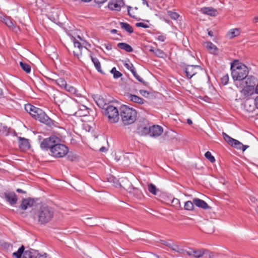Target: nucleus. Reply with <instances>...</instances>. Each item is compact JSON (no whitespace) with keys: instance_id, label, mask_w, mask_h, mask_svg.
<instances>
[{"instance_id":"obj_44","label":"nucleus","mask_w":258,"mask_h":258,"mask_svg":"<svg viewBox=\"0 0 258 258\" xmlns=\"http://www.w3.org/2000/svg\"><path fill=\"white\" fill-rule=\"evenodd\" d=\"M154 54L157 56H158L159 57H161V58L164 57V56L165 55V54L164 53L163 51H162V50H161L160 49H158V48H156L155 49V53Z\"/></svg>"},{"instance_id":"obj_50","label":"nucleus","mask_w":258,"mask_h":258,"mask_svg":"<svg viewBox=\"0 0 258 258\" xmlns=\"http://www.w3.org/2000/svg\"><path fill=\"white\" fill-rule=\"evenodd\" d=\"M136 25L137 27H142L144 28H148L149 27V25H148L147 24H145L144 23H142V22L137 23H136Z\"/></svg>"},{"instance_id":"obj_43","label":"nucleus","mask_w":258,"mask_h":258,"mask_svg":"<svg viewBox=\"0 0 258 258\" xmlns=\"http://www.w3.org/2000/svg\"><path fill=\"white\" fill-rule=\"evenodd\" d=\"M205 157L208 159L211 162L214 163L215 161V159L213 156L212 155L211 152L207 151L205 154Z\"/></svg>"},{"instance_id":"obj_58","label":"nucleus","mask_w":258,"mask_h":258,"mask_svg":"<svg viewBox=\"0 0 258 258\" xmlns=\"http://www.w3.org/2000/svg\"><path fill=\"white\" fill-rule=\"evenodd\" d=\"M16 191L19 193H23V194H26V192L21 189L18 188L17 189Z\"/></svg>"},{"instance_id":"obj_24","label":"nucleus","mask_w":258,"mask_h":258,"mask_svg":"<svg viewBox=\"0 0 258 258\" xmlns=\"http://www.w3.org/2000/svg\"><path fill=\"white\" fill-rule=\"evenodd\" d=\"M127 97L130 100L134 102L140 104L144 103L145 100L142 98L138 96L133 95L132 94H128Z\"/></svg>"},{"instance_id":"obj_36","label":"nucleus","mask_w":258,"mask_h":258,"mask_svg":"<svg viewBox=\"0 0 258 258\" xmlns=\"http://www.w3.org/2000/svg\"><path fill=\"white\" fill-rule=\"evenodd\" d=\"M123 66L128 70H130L132 73L136 71L135 68L134 67L133 64L130 62L129 60H125L123 61Z\"/></svg>"},{"instance_id":"obj_20","label":"nucleus","mask_w":258,"mask_h":258,"mask_svg":"<svg viewBox=\"0 0 258 258\" xmlns=\"http://www.w3.org/2000/svg\"><path fill=\"white\" fill-rule=\"evenodd\" d=\"M95 101L99 107L105 109L108 105V101L104 97L101 96H97L95 98Z\"/></svg>"},{"instance_id":"obj_19","label":"nucleus","mask_w":258,"mask_h":258,"mask_svg":"<svg viewBox=\"0 0 258 258\" xmlns=\"http://www.w3.org/2000/svg\"><path fill=\"white\" fill-rule=\"evenodd\" d=\"M19 146L22 150H26L30 148L28 140L24 138L19 137Z\"/></svg>"},{"instance_id":"obj_39","label":"nucleus","mask_w":258,"mask_h":258,"mask_svg":"<svg viewBox=\"0 0 258 258\" xmlns=\"http://www.w3.org/2000/svg\"><path fill=\"white\" fill-rule=\"evenodd\" d=\"M72 40L74 43V48H78V49H80L81 50L83 49V47L81 43L75 37H73L72 38Z\"/></svg>"},{"instance_id":"obj_62","label":"nucleus","mask_w":258,"mask_h":258,"mask_svg":"<svg viewBox=\"0 0 258 258\" xmlns=\"http://www.w3.org/2000/svg\"><path fill=\"white\" fill-rule=\"evenodd\" d=\"M143 5H146L149 7L148 3L146 0H142Z\"/></svg>"},{"instance_id":"obj_9","label":"nucleus","mask_w":258,"mask_h":258,"mask_svg":"<svg viewBox=\"0 0 258 258\" xmlns=\"http://www.w3.org/2000/svg\"><path fill=\"white\" fill-rule=\"evenodd\" d=\"M0 196L11 206H14L17 203L18 198L14 191L7 190L4 193L0 195Z\"/></svg>"},{"instance_id":"obj_32","label":"nucleus","mask_w":258,"mask_h":258,"mask_svg":"<svg viewBox=\"0 0 258 258\" xmlns=\"http://www.w3.org/2000/svg\"><path fill=\"white\" fill-rule=\"evenodd\" d=\"M91 60L92 61V62H93L96 69H97V70L102 73V70H101V64H100V61H99V60L97 58H95V57H93V56H91Z\"/></svg>"},{"instance_id":"obj_3","label":"nucleus","mask_w":258,"mask_h":258,"mask_svg":"<svg viewBox=\"0 0 258 258\" xmlns=\"http://www.w3.org/2000/svg\"><path fill=\"white\" fill-rule=\"evenodd\" d=\"M54 215L53 209L48 206L41 207L36 212L34 216L40 224H45L49 222Z\"/></svg>"},{"instance_id":"obj_22","label":"nucleus","mask_w":258,"mask_h":258,"mask_svg":"<svg viewBox=\"0 0 258 258\" xmlns=\"http://www.w3.org/2000/svg\"><path fill=\"white\" fill-rule=\"evenodd\" d=\"M254 91H255V88L253 86H250L245 85L240 92L245 96H247L252 94Z\"/></svg>"},{"instance_id":"obj_15","label":"nucleus","mask_w":258,"mask_h":258,"mask_svg":"<svg viewBox=\"0 0 258 258\" xmlns=\"http://www.w3.org/2000/svg\"><path fill=\"white\" fill-rule=\"evenodd\" d=\"M34 200L31 198L24 199L22 200L20 208L22 210H26L29 207H32L34 204Z\"/></svg>"},{"instance_id":"obj_37","label":"nucleus","mask_w":258,"mask_h":258,"mask_svg":"<svg viewBox=\"0 0 258 258\" xmlns=\"http://www.w3.org/2000/svg\"><path fill=\"white\" fill-rule=\"evenodd\" d=\"M194 200L192 201H187L184 203V209L187 211H191L194 209Z\"/></svg>"},{"instance_id":"obj_18","label":"nucleus","mask_w":258,"mask_h":258,"mask_svg":"<svg viewBox=\"0 0 258 258\" xmlns=\"http://www.w3.org/2000/svg\"><path fill=\"white\" fill-rule=\"evenodd\" d=\"M194 203L195 205L199 208L207 210L211 208L204 201L199 198L194 199Z\"/></svg>"},{"instance_id":"obj_41","label":"nucleus","mask_w":258,"mask_h":258,"mask_svg":"<svg viewBox=\"0 0 258 258\" xmlns=\"http://www.w3.org/2000/svg\"><path fill=\"white\" fill-rule=\"evenodd\" d=\"M132 74L134 75V76L136 78V79L138 80L141 83H142L143 85H144L145 86L148 85V83L144 81V80L138 75L136 71L133 72Z\"/></svg>"},{"instance_id":"obj_21","label":"nucleus","mask_w":258,"mask_h":258,"mask_svg":"<svg viewBox=\"0 0 258 258\" xmlns=\"http://www.w3.org/2000/svg\"><path fill=\"white\" fill-rule=\"evenodd\" d=\"M201 12L203 14H207L211 16H215L217 15V10L211 7H205L201 9Z\"/></svg>"},{"instance_id":"obj_6","label":"nucleus","mask_w":258,"mask_h":258,"mask_svg":"<svg viewBox=\"0 0 258 258\" xmlns=\"http://www.w3.org/2000/svg\"><path fill=\"white\" fill-rule=\"evenodd\" d=\"M104 113L110 122L116 123L118 121L119 112L116 107L111 105H108L105 109Z\"/></svg>"},{"instance_id":"obj_52","label":"nucleus","mask_w":258,"mask_h":258,"mask_svg":"<svg viewBox=\"0 0 258 258\" xmlns=\"http://www.w3.org/2000/svg\"><path fill=\"white\" fill-rule=\"evenodd\" d=\"M162 243L165 245H166L167 246L170 247L171 248L172 246L173 245V243H172L171 241H162Z\"/></svg>"},{"instance_id":"obj_40","label":"nucleus","mask_w":258,"mask_h":258,"mask_svg":"<svg viewBox=\"0 0 258 258\" xmlns=\"http://www.w3.org/2000/svg\"><path fill=\"white\" fill-rule=\"evenodd\" d=\"M110 73L113 75V78L114 79H117L122 76V74L117 71L115 67L111 69Z\"/></svg>"},{"instance_id":"obj_61","label":"nucleus","mask_w":258,"mask_h":258,"mask_svg":"<svg viewBox=\"0 0 258 258\" xmlns=\"http://www.w3.org/2000/svg\"><path fill=\"white\" fill-rule=\"evenodd\" d=\"M255 93L258 94V81L257 83H256V87L255 88Z\"/></svg>"},{"instance_id":"obj_5","label":"nucleus","mask_w":258,"mask_h":258,"mask_svg":"<svg viewBox=\"0 0 258 258\" xmlns=\"http://www.w3.org/2000/svg\"><path fill=\"white\" fill-rule=\"evenodd\" d=\"M69 152L68 148L64 145L57 143L51 149V155L56 158L64 156Z\"/></svg>"},{"instance_id":"obj_51","label":"nucleus","mask_w":258,"mask_h":258,"mask_svg":"<svg viewBox=\"0 0 258 258\" xmlns=\"http://www.w3.org/2000/svg\"><path fill=\"white\" fill-rule=\"evenodd\" d=\"M156 39H157L158 40H159L161 42H164L166 39V37L165 35H160L157 36L156 37Z\"/></svg>"},{"instance_id":"obj_12","label":"nucleus","mask_w":258,"mask_h":258,"mask_svg":"<svg viewBox=\"0 0 258 258\" xmlns=\"http://www.w3.org/2000/svg\"><path fill=\"white\" fill-rule=\"evenodd\" d=\"M123 5L122 0H108V7L111 10L119 11Z\"/></svg>"},{"instance_id":"obj_27","label":"nucleus","mask_w":258,"mask_h":258,"mask_svg":"<svg viewBox=\"0 0 258 258\" xmlns=\"http://www.w3.org/2000/svg\"><path fill=\"white\" fill-rule=\"evenodd\" d=\"M206 44V47L208 51L211 53L215 54L217 52L218 48L217 46L213 44L211 42H207L205 43Z\"/></svg>"},{"instance_id":"obj_35","label":"nucleus","mask_w":258,"mask_h":258,"mask_svg":"<svg viewBox=\"0 0 258 258\" xmlns=\"http://www.w3.org/2000/svg\"><path fill=\"white\" fill-rule=\"evenodd\" d=\"M56 83L60 86L61 88H66L68 87V85L66 80L61 78H58L55 80Z\"/></svg>"},{"instance_id":"obj_2","label":"nucleus","mask_w":258,"mask_h":258,"mask_svg":"<svg viewBox=\"0 0 258 258\" xmlns=\"http://www.w3.org/2000/svg\"><path fill=\"white\" fill-rule=\"evenodd\" d=\"M25 110L29 112L35 119L48 125L53 124V121L41 109L37 108L30 104L25 105Z\"/></svg>"},{"instance_id":"obj_23","label":"nucleus","mask_w":258,"mask_h":258,"mask_svg":"<svg viewBox=\"0 0 258 258\" xmlns=\"http://www.w3.org/2000/svg\"><path fill=\"white\" fill-rule=\"evenodd\" d=\"M244 80V83L245 85L246 86H253V87H254L256 85V83H257V79L255 77L251 76H247V77Z\"/></svg>"},{"instance_id":"obj_26","label":"nucleus","mask_w":258,"mask_h":258,"mask_svg":"<svg viewBox=\"0 0 258 258\" xmlns=\"http://www.w3.org/2000/svg\"><path fill=\"white\" fill-rule=\"evenodd\" d=\"M13 130L11 128L8 127L7 126L0 125V135L2 136H8L11 133Z\"/></svg>"},{"instance_id":"obj_31","label":"nucleus","mask_w":258,"mask_h":258,"mask_svg":"<svg viewBox=\"0 0 258 258\" xmlns=\"http://www.w3.org/2000/svg\"><path fill=\"white\" fill-rule=\"evenodd\" d=\"M64 96V95L58 92L54 95V100L56 104L62 103L63 101V97Z\"/></svg>"},{"instance_id":"obj_10","label":"nucleus","mask_w":258,"mask_h":258,"mask_svg":"<svg viewBox=\"0 0 258 258\" xmlns=\"http://www.w3.org/2000/svg\"><path fill=\"white\" fill-rule=\"evenodd\" d=\"M197 70H202V69L201 67L198 65H187L185 68V72L187 77L190 79L197 73L196 71Z\"/></svg>"},{"instance_id":"obj_13","label":"nucleus","mask_w":258,"mask_h":258,"mask_svg":"<svg viewBox=\"0 0 258 258\" xmlns=\"http://www.w3.org/2000/svg\"><path fill=\"white\" fill-rule=\"evenodd\" d=\"M3 22L11 30L17 33L19 30V28L16 26V22L13 21L12 19L9 17H6L3 19Z\"/></svg>"},{"instance_id":"obj_56","label":"nucleus","mask_w":258,"mask_h":258,"mask_svg":"<svg viewBox=\"0 0 258 258\" xmlns=\"http://www.w3.org/2000/svg\"><path fill=\"white\" fill-rule=\"evenodd\" d=\"M104 46L107 50L112 49V45L110 44H104Z\"/></svg>"},{"instance_id":"obj_49","label":"nucleus","mask_w":258,"mask_h":258,"mask_svg":"<svg viewBox=\"0 0 258 258\" xmlns=\"http://www.w3.org/2000/svg\"><path fill=\"white\" fill-rule=\"evenodd\" d=\"M169 13H170L169 15H170L171 18L173 20L177 19L179 16V15L177 13L172 12H170Z\"/></svg>"},{"instance_id":"obj_53","label":"nucleus","mask_w":258,"mask_h":258,"mask_svg":"<svg viewBox=\"0 0 258 258\" xmlns=\"http://www.w3.org/2000/svg\"><path fill=\"white\" fill-rule=\"evenodd\" d=\"M140 93L142 95L145 97H147L148 95L149 94V93L148 91L144 90H140Z\"/></svg>"},{"instance_id":"obj_47","label":"nucleus","mask_w":258,"mask_h":258,"mask_svg":"<svg viewBox=\"0 0 258 258\" xmlns=\"http://www.w3.org/2000/svg\"><path fill=\"white\" fill-rule=\"evenodd\" d=\"M172 204L175 208H178L180 207V202L177 199H173L172 201Z\"/></svg>"},{"instance_id":"obj_64","label":"nucleus","mask_w":258,"mask_h":258,"mask_svg":"<svg viewBox=\"0 0 258 258\" xmlns=\"http://www.w3.org/2000/svg\"><path fill=\"white\" fill-rule=\"evenodd\" d=\"M256 105H257V108L258 109V96L255 98Z\"/></svg>"},{"instance_id":"obj_30","label":"nucleus","mask_w":258,"mask_h":258,"mask_svg":"<svg viewBox=\"0 0 258 258\" xmlns=\"http://www.w3.org/2000/svg\"><path fill=\"white\" fill-rule=\"evenodd\" d=\"M120 27L129 33H132L134 31L133 27L127 23L124 22L120 23Z\"/></svg>"},{"instance_id":"obj_1","label":"nucleus","mask_w":258,"mask_h":258,"mask_svg":"<svg viewBox=\"0 0 258 258\" xmlns=\"http://www.w3.org/2000/svg\"><path fill=\"white\" fill-rule=\"evenodd\" d=\"M231 76L234 81L243 80L248 76V69L244 64L240 63L238 60H235L231 64Z\"/></svg>"},{"instance_id":"obj_45","label":"nucleus","mask_w":258,"mask_h":258,"mask_svg":"<svg viewBox=\"0 0 258 258\" xmlns=\"http://www.w3.org/2000/svg\"><path fill=\"white\" fill-rule=\"evenodd\" d=\"M228 81H229V76H228V74L224 75L221 78V82L224 85L227 84Z\"/></svg>"},{"instance_id":"obj_34","label":"nucleus","mask_w":258,"mask_h":258,"mask_svg":"<svg viewBox=\"0 0 258 258\" xmlns=\"http://www.w3.org/2000/svg\"><path fill=\"white\" fill-rule=\"evenodd\" d=\"M240 34L239 30L238 29H232L229 31L227 33V36L232 39L235 36L239 35Z\"/></svg>"},{"instance_id":"obj_4","label":"nucleus","mask_w":258,"mask_h":258,"mask_svg":"<svg viewBox=\"0 0 258 258\" xmlns=\"http://www.w3.org/2000/svg\"><path fill=\"white\" fill-rule=\"evenodd\" d=\"M121 121L124 125L133 123L136 120L137 111L125 105H121L119 109Z\"/></svg>"},{"instance_id":"obj_63","label":"nucleus","mask_w":258,"mask_h":258,"mask_svg":"<svg viewBox=\"0 0 258 258\" xmlns=\"http://www.w3.org/2000/svg\"><path fill=\"white\" fill-rule=\"evenodd\" d=\"M208 35L211 37L214 36L213 32L212 31H209L208 32Z\"/></svg>"},{"instance_id":"obj_38","label":"nucleus","mask_w":258,"mask_h":258,"mask_svg":"<svg viewBox=\"0 0 258 258\" xmlns=\"http://www.w3.org/2000/svg\"><path fill=\"white\" fill-rule=\"evenodd\" d=\"M20 65L21 68L27 73H29L31 72V67L29 64L21 61L20 62Z\"/></svg>"},{"instance_id":"obj_16","label":"nucleus","mask_w":258,"mask_h":258,"mask_svg":"<svg viewBox=\"0 0 258 258\" xmlns=\"http://www.w3.org/2000/svg\"><path fill=\"white\" fill-rule=\"evenodd\" d=\"M128 190L130 194L133 195L137 199L141 200L144 197L141 190L138 188L130 187Z\"/></svg>"},{"instance_id":"obj_60","label":"nucleus","mask_w":258,"mask_h":258,"mask_svg":"<svg viewBox=\"0 0 258 258\" xmlns=\"http://www.w3.org/2000/svg\"><path fill=\"white\" fill-rule=\"evenodd\" d=\"M100 152H105L106 151V149L105 147H102L100 149Z\"/></svg>"},{"instance_id":"obj_59","label":"nucleus","mask_w":258,"mask_h":258,"mask_svg":"<svg viewBox=\"0 0 258 258\" xmlns=\"http://www.w3.org/2000/svg\"><path fill=\"white\" fill-rule=\"evenodd\" d=\"M155 49L153 47L150 46L149 48V51L155 53Z\"/></svg>"},{"instance_id":"obj_54","label":"nucleus","mask_w":258,"mask_h":258,"mask_svg":"<svg viewBox=\"0 0 258 258\" xmlns=\"http://www.w3.org/2000/svg\"><path fill=\"white\" fill-rule=\"evenodd\" d=\"M64 89L72 93H74L76 92V89L74 87H72V86L69 87V89H68V87H66V88H64Z\"/></svg>"},{"instance_id":"obj_42","label":"nucleus","mask_w":258,"mask_h":258,"mask_svg":"<svg viewBox=\"0 0 258 258\" xmlns=\"http://www.w3.org/2000/svg\"><path fill=\"white\" fill-rule=\"evenodd\" d=\"M171 249L180 254H183L186 251L183 249L180 248L178 245L174 244H173Z\"/></svg>"},{"instance_id":"obj_8","label":"nucleus","mask_w":258,"mask_h":258,"mask_svg":"<svg viewBox=\"0 0 258 258\" xmlns=\"http://www.w3.org/2000/svg\"><path fill=\"white\" fill-rule=\"evenodd\" d=\"M60 140L55 136H51L49 138L45 139L40 144V147L43 150H50L51 151L52 147L55 144L59 143Z\"/></svg>"},{"instance_id":"obj_7","label":"nucleus","mask_w":258,"mask_h":258,"mask_svg":"<svg viewBox=\"0 0 258 258\" xmlns=\"http://www.w3.org/2000/svg\"><path fill=\"white\" fill-rule=\"evenodd\" d=\"M222 135L224 139L228 144L238 150H241L244 152L249 147L248 146L244 145L238 140L232 138L225 133H223Z\"/></svg>"},{"instance_id":"obj_33","label":"nucleus","mask_w":258,"mask_h":258,"mask_svg":"<svg viewBox=\"0 0 258 258\" xmlns=\"http://www.w3.org/2000/svg\"><path fill=\"white\" fill-rule=\"evenodd\" d=\"M148 189L150 193L154 195H157V192L159 191L153 183H150L148 185Z\"/></svg>"},{"instance_id":"obj_46","label":"nucleus","mask_w":258,"mask_h":258,"mask_svg":"<svg viewBox=\"0 0 258 258\" xmlns=\"http://www.w3.org/2000/svg\"><path fill=\"white\" fill-rule=\"evenodd\" d=\"M108 181L110 182H112L115 186L117 185V180L115 177L112 176H110L108 177Z\"/></svg>"},{"instance_id":"obj_11","label":"nucleus","mask_w":258,"mask_h":258,"mask_svg":"<svg viewBox=\"0 0 258 258\" xmlns=\"http://www.w3.org/2000/svg\"><path fill=\"white\" fill-rule=\"evenodd\" d=\"M144 129L148 131L150 136L152 137H158L163 133V128L158 125H154L150 127L149 130L144 127Z\"/></svg>"},{"instance_id":"obj_25","label":"nucleus","mask_w":258,"mask_h":258,"mask_svg":"<svg viewBox=\"0 0 258 258\" xmlns=\"http://www.w3.org/2000/svg\"><path fill=\"white\" fill-rule=\"evenodd\" d=\"M37 256V251L32 249L26 250L22 258H35Z\"/></svg>"},{"instance_id":"obj_14","label":"nucleus","mask_w":258,"mask_h":258,"mask_svg":"<svg viewBox=\"0 0 258 258\" xmlns=\"http://www.w3.org/2000/svg\"><path fill=\"white\" fill-rule=\"evenodd\" d=\"M205 251L203 249H195L190 248L185 251V253L189 256H193L196 258H200L203 256Z\"/></svg>"},{"instance_id":"obj_17","label":"nucleus","mask_w":258,"mask_h":258,"mask_svg":"<svg viewBox=\"0 0 258 258\" xmlns=\"http://www.w3.org/2000/svg\"><path fill=\"white\" fill-rule=\"evenodd\" d=\"M257 108L255 99L253 102L251 100H247L244 103L245 110L248 112H252Z\"/></svg>"},{"instance_id":"obj_28","label":"nucleus","mask_w":258,"mask_h":258,"mask_svg":"<svg viewBox=\"0 0 258 258\" xmlns=\"http://www.w3.org/2000/svg\"><path fill=\"white\" fill-rule=\"evenodd\" d=\"M117 47L121 49L125 50L127 52H131L133 51L132 46L125 43H119L117 44Z\"/></svg>"},{"instance_id":"obj_57","label":"nucleus","mask_w":258,"mask_h":258,"mask_svg":"<svg viewBox=\"0 0 258 258\" xmlns=\"http://www.w3.org/2000/svg\"><path fill=\"white\" fill-rule=\"evenodd\" d=\"M132 9V8L131 7H128V9H127V12H128V15L132 17H133V18H135V16L133 15L131 13V10Z\"/></svg>"},{"instance_id":"obj_29","label":"nucleus","mask_w":258,"mask_h":258,"mask_svg":"<svg viewBox=\"0 0 258 258\" xmlns=\"http://www.w3.org/2000/svg\"><path fill=\"white\" fill-rule=\"evenodd\" d=\"M25 251L24 246L22 245L16 252H13V255L16 258H22Z\"/></svg>"},{"instance_id":"obj_48","label":"nucleus","mask_w":258,"mask_h":258,"mask_svg":"<svg viewBox=\"0 0 258 258\" xmlns=\"http://www.w3.org/2000/svg\"><path fill=\"white\" fill-rule=\"evenodd\" d=\"M82 50L78 49V48H75L73 51L74 55L75 56L79 57L80 55H82Z\"/></svg>"},{"instance_id":"obj_55","label":"nucleus","mask_w":258,"mask_h":258,"mask_svg":"<svg viewBox=\"0 0 258 258\" xmlns=\"http://www.w3.org/2000/svg\"><path fill=\"white\" fill-rule=\"evenodd\" d=\"M35 258H47V254L45 253L43 254H40L37 251V256Z\"/></svg>"}]
</instances>
